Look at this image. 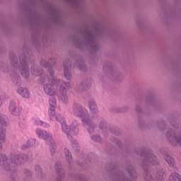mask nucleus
I'll use <instances>...</instances> for the list:
<instances>
[{
    "label": "nucleus",
    "instance_id": "obj_1",
    "mask_svg": "<svg viewBox=\"0 0 181 181\" xmlns=\"http://www.w3.org/2000/svg\"><path fill=\"white\" fill-rule=\"evenodd\" d=\"M49 75L46 76V78H42L40 83H44V91L47 95L49 96V105L50 110L54 111V107L57 100H56V95H59L61 90H69L70 84L67 82H62L56 76H54V71L52 69H48Z\"/></svg>",
    "mask_w": 181,
    "mask_h": 181
},
{
    "label": "nucleus",
    "instance_id": "obj_2",
    "mask_svg": "<svg viewBox=\"0 0 181 181\" xmlns=\"http://www.w3.org/2000/svg\"><path fill=\"white\" fill-rule=\"evenodd\" d=\"M25 160H26V155L23 153L13 154L8 158L5 154H0V166L8 173H15L16 166L22 165Z\"/></svg>",
    "mask_w": 181,
    "mask_h": 181
},
{
    "label": "nucleus",
    "instance_id": "obj_3",
    "mask_svg": "<svg viewBox=\"0 0 181 181\" xmlns=\"http://www.w3.org/2000/svg\"><path fill=\"white\" fill-rule=\"evenodd\" d=\"M95 32H91L90 28H85V45H89L92 47L93 52H96L100 49L97 44V36L104 35L105 33V28L103 27L101 23H96L94 26Z\"/></svg>",
    "mask_w": 181,
    "mask_h": 181
},
{
    "label": "nucleus",
    "instance_id": "obj_4",
    "mask_svg": "<svg viewBox=\"0 0 181 181\" xmlns=\"http://www.w3.org/2000/svg\"><path fill=\"white\" fill-rule=\"evenodd\" d=\"M52 111L49 115L50 119H56L58 122H62V129L66 134L68 139H73L74 135L78 134V128L77 127V123H74L68 125L64 122V117L59 113L54 114V110Z\"/></svg>",
    "mask_w": 181,
    "mask_h": 181
},
{
    "label": "nucleus",
    "instance_id": "obj_5",
    "mask_svg": "<svg viewBox=\"0 0 181 181\" xmlns=\"http://www.w3.org/2000/svg\"><path fill=\"white\" fill-rule=\"evenodd\" d=\"M73 110L75 115H77V117L81 118L82 122L84 124V125L88 127L89 134L94 132V129L97 128V125H95V123H93V121H91L87 109L83 107L80 105L75 104L73 106Z\"/></svg>",
    "mask_w": 181,
    "mask_h": 181
},
{
    "label": "nucleus",
    "instance_id": "obj_6",
    "mask_svg": "<svg viewBox=\"0 0 181 181\" xmlns=\"http://www.w3.org/2000/svg\"><path fill=\"white\" fill-rule=\"evenodd\" d=\"M142 159L144 160L141 163V166L144 170H145L144 181H152L153 180L152 175L151 173H148L149 165L156 166V165H159V161H158V158L151 153L143 154Z\"/></svg>",
    "mask_w": 181,
    "mask_h": 181
},
{
    "label": "nucleus",
    "instance_id": "obj_7",
    "mask_svg": "<svg viewBox=\"0 0 181 181\" xmlns=\"http://www.w3.org/2000/svg\"><path fill=\"white\" fill-rule=\"evenodd\" d=\"M172 127V129L166 132L165 138L172 146H180L181 148V134L177 132L179 129V124L173 123Z\"/></svg>",
    "mask_w": 181,
    "mask_h": 181
},
{
    "label": "nucleus",
    "instance_id": "obj_8",
    "mask_svg": "<svg viewBox=\"0 0 181 181\" xmlns=\"http://www.w3.org/2000/svg\"><path fill=\"white\" fill-rule=\"evenodd\" d=\"M28 62V58L26 57V54H22L20 56V65L19 70L24 78H28L29 77V66L26 63Z\"/></svg>",
    "mask_w": 181,
    "mask_h": 181
},
{
    "label": "nucleus",
    "instance_id": "obj_9",
    "mask_svg": "<svg viewBox=\"0 0 181 181\" xmlns=\"http://www.w3.org/2000/svg\"><path fill=\"white\" fill-rule=\"evenodd\" d=\"M8 123L6 122V118L5 115L0 113V141L1 142H5L6 139V126Z\"/></svg>",
    "mask_w": 181,
    "mask_h": 181
},
{
    "label": "nucleus",
    "instance_id": "obj_10",
    "mask_svg": "<svg viewBox=\"0 0 181 181\" xmlns=\"http://www.w3.org/2000/svg\"><path fill=\"white\" fill-rule=\"evenodd\" d=\"M35 132L38 138H40V139H44V141H46L47 144L51 142L52 145H54V140L53 139V136L51 134L40 129H37Z\"/></svg>",
    "mask_w": 181,
    "mask_h": 181
},
{
    "label": "nucleus",
    "instance_id": "obj_11",
    "mask_svg": "<svg viewBox=\"0 0 181 181\" xmlns=\"http://www.w3.org/2000/svg\"><path fill=\"white\" fill-rule=\"evenodd\" d=\"M8 110L10 114L14 117H19V115L22 113V107L16 106L15 101H11L8 105Z\"/></svg>",
    "mask_w": 181,
    "mask_h": 181
},
{
    "label": "nucleus",
    "instance_id": "obj_12",
    "mask_svg": "<svg viewBox=\"0 0 181 181\" xmlns=\"http://www.w3.org/2000/svg\"><path fill=\"white\" fill-rule=\"evenodd\" d=\"M31 73L37 77L40 76V80L41 78H46V76L43 75V69L40 70V68L37 65H34L31 67Z\"/></svg>",
    "mask_w": 181,
    "mask_h": 181
},
{
    "label": "nucleus",
    "instance_id": "obj_13",
    "mask_svg": "<svg viewBox=\"0 0 181 181\" xmlns=\"http://www.w3.org/2000/svg\"><path fill=\"white\" fill-rule=\"evenodd\" d=\"M64 153H65L66 160L68 162V167L69 168V169H71V167L74 165L73 157L71 156V153H70L69 149L64 148Z\"/></svg>",
    "mask_w": 181,
    "mask_h": 181
},
{
    "label": "nucleus",
    "instance_id": "obj_14",
    "mask_svg": "<svg viewBox=\"0 0 181 181\" xmlns=\"http://www.w3.org/2000/svg\"><path fill=\"white\" fill-rule=\"evenodd\" d=\"M89 110L92 114H97L98 112V107H97V103L94 99H90L88 100Z\"/></svg>",
    "mask_w": 181,
    "mask_h": 181
},
{
    "label": "nucleus",
    "instance_id": "obj_15",
    "mask_svg": "<svg viewBox=\"0 0 181 181\" xmlns=\"http://www.w3.org/2000/svg\"><path fill=\"white\" fill-rule=\"evenodd\" d=\"M18 94H20L23 98H29L30 93L28 88L19 87L17 89Z\"/></svg>",
    "mask_w": 181,
    "mask_h": 181
},
{
    "label": "nucleus",
    "instance_id": "obj_16",
    "mask_svg": "<svg viewBox=\"0 0 181 181\" xmlns=\"http://www.w3.org/2000/svg\"><path fill=\"white\" fill-rule=\"evenodd\" d=\"M60 91L59 92L58 95L60 100L62 103H67L69 101V96H67V93L66 92V89L59 88Z\"/></svg>",
    "mask_w": 181,
    "mask_h": 181
},
{
    "label": "nucleus",
    "instance_id": "obj_17",
    "mask_svg": "<svg viewBox=\"0 0 181 181\" xmlns=\"http://www.w3.org/2000/svg\"><path fill=\"white\" fill-rule=\"evenodd\" d=\"M164 159L165 160H166L168 166H170V168H175L176 166V162H175V159L173 158H172V156H169V155H165L164 156Z\"/></svg>",
    "mask_w": 181,
    "mask_h": 181
},
{
    "label": "nucleus",
    "instance_id": "obj_18",
    "mask_svg": "<svg viewBox=\"0 0 181 181\" xmlns=\"http://www.w3.org/2000/svg\"><path fill=\"white\" fill-rule=\"evenodd\" d=\"M66 64V62L64 64V76H65V78H66V80H71L73 75L69 70V66H70V64Z\"/></svg>",
    "mask_w": 181,
    "mask_h": 181
},
{
    "label": "nucleus",
    "instance_id": "obj_19",
    "mask_svg": "<svg viewBox=\"0 0 181 181\" xmlns=\"http://www.w3.org/2000/svg\"><path fill=\"white\" fill-rule=\"evenodd\" d=\"M156 181H164L165 180V173L163 171H158L155 176Z\"/></svg>",
    "mask_w": 181,
    "mask_h": 181
},
{
    "label": "nucleus",
    "instance_id": "obj_20",
    "mask_svg": "<svg viewBox=\"0 0 181 181\" xmlns=\"http://www.w3.org/2000/svg\"><path fill=\"white\" fill-rule=\"evenodd\" d=\"M36 145V140L31 139L28 141L27 145L26 146H23L22 149H28V148H32V146H35Z\"/></svg>",
    "mask_w": 181,
    "mask_h": 181
},
{
    "label": "nucleus",
    "instance_id": "obj_21",
    "mask_svg": "<svg viewBox=\"0 0 181 181\" xmlns=\"http://www.w3.org/2000/svg\"><path fill=\"white\" fill-rule=\"evenodd\" d=\"M111 76L114 77L118 83H121V81L124 80V76H122V74H117L115 72H112Z\"/></svg>",
    "mask_w": 181,
    "mask_h": 181
},
{
    "label": "nucleus",
    "instance_id": "obj_22",
    "mask_svg": "<svg viewBox=\"0 0 181 181\" xmlns=\"http://www.w3.org/2000/svg\"><path fill=\"white\" fill-rule=\"evenodd\" d=\"M66 2L73 5V6H80L83 4V0H66Z\"/></svg>",
    "mask_w": 181,
    "mask_h": 181
},
{
    "label": "nucleus",
    "instance_id": "obj_23",
    "mask_svg": "<svg viewBox=\"0 0 181 181\" xmlns=\"http://www.w3.org/2000/svg\"><path fill=\"white\" fill-rule=\"evenodd\" d=\"M180 175L176 173L171 174L169 176L170 181H180Z\"/></svg>",
    "mask_w": 181,
    "mask_h": 181
},
{
    "label": "nucleus",
    "instance_id": "obj_24",
    "mask_svg": "<svg viewBox=\"0 0 181 181\" xmlns=\"http://www.w3.org/2000/svg\"><path fill=\"white\" fill-rule=\"evenodd\" d=\"M11 63L13 67H16L18 66V58L15 55H12L10 57Z\"/></svg>",
    "mask_w": 181,
    "mask_h": 181
},
{
    "label": "nucleus",
    "instance_id": "obj_25",
    "mask_svg": "<svg viewBox=\"0 0 181 181\" xmlns=\"http://www.w3.org/2000/svg\"><path fill=\"white\" fill-rule=\"evenodd\" d=\"M13 83L16 86L21 85V76L19 75H13Z\"/></svg>",
    "mask_w": 181,
    "mask_h": 181
},
{
    "label": "nucleus",
    "instance_id": "obj_26",
    "mask_svg": "<svg viewBox=\"0 0 181 181\" xmlns=\"http://www.w3.org/2000/svg\"><path fill=\"white\" fill-rule=\"evenodd\" d=\"M77 91L81 92L86 90V82H82L76 86Z\"/></svg>",
    "mask_w": 181,
    "mask_h": 181
},
{
    "label": "nucleus",
    "instance_id": "obj_27",
    "mask_svg": "<svg viewBox=\"0 0 181 181\" xmlns=\"http://www.w3.org/2000/svg\"><path fill=\"white\" fill-rule=\"evenodd\" d=\"M54 60V59H52L49 61L48 62H46V61L42 60L41 62V66H43L45 69H47V67H49V66H52V64H53V63H52V61Z\"/></svg>",
    "mask_w": 181,
    "mask_h": 181
},
{
    "label": "nucleus",
    "instance_id": "obj_28",
    "mask_svg": "<svg viewBox=\"0 0 181 181\" xmlns=\"http://www.w3.org/2000/svg\"><path fill=\"white\" fill-rule=\"evenodd\" d=\"M47 145H49L51 148H50V152L52 155H54L56 153V143L54 141V145L52 144V142L47 143Z\"/></svg>",
    "mask_w": 181,
    "mask_h": 181
},
{
    "label": "nucleus",
    "instance_id": "obj_29",
    "mask_svg": "<svg viewBox=\"0 0 181 181\" xmlns=\"http://www.w3.org/2000/svg\"><path fill=\"white\" fill-rule=\"evenodd\" d=\"M158 127L159 131H165V129H166V126L165 125V122L163 121L158 122Z\"/></svg>",
    "mask_w": 181,
    "mask_h": 181
},
{
    "label": "nucleus",
    "instance_id": "obj_30",
    "mask_svg": "<svg viewBox=\"0 0 181 181\" xmlns=\"http://www.w3.org/2000/svg\"><path fill=\"white\" fill-rule=\"evenodd\" d=\"M99 128H100V129H105L107 128V122L104 120L100 121L99 123Z\"/></svg>",
    "mask_w": 181,
    "mask_h": 181
},
{
    "label": "nucleus",
    "instance_id": "obj_31",
    "mask_svg": "<svg viewBox=\"0 0 181 181\" xmlns=\"http://www.w3.org/2000/svg\"><path fill=\"white\" fill-rule=\"evenodd\" d=\"M23 174L24 176H25V177H28V179H30V176H32V172L29 170H24Z\"/></svg>",
    "mask_w": 181,
    "mask_h": 181
},
{
    "label": "nucleus",
    "instance_id": "obj_32",
    "mask_svg": "<svg viewBox=\"0 0 181 181\" xmlns=\"http://www.w3.org/2000/svg\"><path fill=\"white\" fill-rule=\"evenodd\" d=\"M93 141H95V142H101V136L99 135H94L92 136Z\"/></svg>",
    "mask_w": 181,
    "mask_h": 181
},
{
    "label": "nucleus",
    "instance_id": "obj_33",
    "mask_svg": "<svg viewBox=\"0 0 181 181\" xmlns=\"http://www.w3.org/2000/svg\"><path fill=\"white\" fill-rule=\"evenodd\" d=\"M61 169H62V163L57 162L55 164V170H56V172H60Z\"/></svg>",
    "mask_w": 181,
    "mask_h": 181
},
{
    "label": "nucleus",
    "instance_id": "obj_34",
    "mask_svg": "<svg viewBox=\"0 0 181 181\" xmlns=\"http://www.w3.org/2000/svg\"><path fill=\"white\" fill-rule=\"evenodd\" d=\"M4 101H5V95H0V108L2 107L4 104Z\"/></svg>",
    "mask_w": 181,
    "mask_h": 181
},
{
    "label": "nucleus",
    "instance_id": "obj_35",
    "mask_svg": "<svg viewBox=\"0 0 181 181\" xmlns=\"http://www.w3.org/2000/svg\"><path fill=\"white\" fill-rule=\"evenodd\" d=\"M35 171L37 172V173L40 175V173H42V168H40V166L39 165L35 166Z\"/></svg>",
    "mask_w": 181,
    "mask_h": 181
},
{
    "label": "nucleus",
    "instance_id": "obj_36",
    "mask_svg": "<svg viewBox=\"0 0 181 181\" xmlns=\"http://www.w3.org/2000/svg\"><path fill=\"white\" fill-rule=\"evenodd\" d=\"M35 122L37 124V125H43V122L41 120H36Z\"/></svg>",
    "mask_w": 181,
    "mask_h": 181
},
{
    "label": "nucleus",
    "instance_id": "obj_37",
    "mask_svg": "<svg viewBox=\"0 0 181 181\" xmlns=\"http://www.w3.org/2000/svg\"><path fill=\"white\" fill-rule=\"evenodd\" d=\"M64 180V178H63V177H61V176H59L58 178H57V181H63Z\"/></svg>",
    "mask_w": 181,
    "mask_h": 181
},
{
    "label": "nucleus",
    "instance_id": "obj_38",
    "mask_svg": "<svg viewBox=\"0 0 181 181\" xmlns=\"http://www.w3.org/2000/svg\"><path fill=\"white\" fill-rule=\"evenodd\" d=\"M2 142L4 141H0V151H2Z\"/></svg>",
    "mask_w": 181,
    "mask_h": 181
},
{
    "label": "nucleus",
    "instance_id": "obj_39",
    "mask_svg": "<svg viewBox=\"0 0 181 181\" xmlns=\"http://www.w3.org/2000/svg\"><path fill=\"white\" fill-rule=\"evenodd\" d=\"M6 69V66H3V71H5Z\"/></svg>",
    "mask_w": 181,
    "mask_h": 181
},
{
    "label": "nucleus",
    "instance_id": "obj_40",
    "mask_svg": "<svg viewBox=\"0 0 181 181\" xmlns=\"http://www.w3.org/2000/svg\"><path fill=\"white\" fill-rule=\"evenodd\" d=\"M78 68L81 69V70H84V68L81 67V66H78Z\"/></svg>",
    "mask_w": 181,
    "mask_h": 181
},
{
    "label": "nucleus",
    "instance_id": "obj_41",
    "mask_svg": "<svg viewBox=\"0 0 181 181\" xmlns=\"http://www.w3.org/2000/svg\"><path fill=\"white\" fill-rule=\"evenodd\" d=\"M180 181H181V175H180Z\"/></svg>",
    "mask_w": 181,
    "mask_h": 181
}]
</instances>
